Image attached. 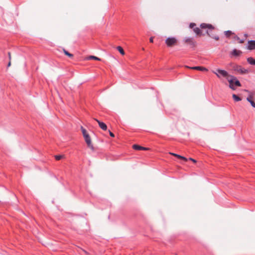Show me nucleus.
Returning <instances> with one entry per match:
<instances>
[{"instance_id":"nucleus-1","label":"nucleus","mask_w":255,"mask_h":255,"mask_svg":"<svg viewBox=\"0 0 255 255\" xmlns=\"http://www.w3.org/2000/svg\"><path fill=\"white\" fill-rule=\"evenodd\" d=\"M217 71L218 72V73L215 72H214V73L219 78H220V75H222L223 77H227V78H228V77L230 76L228 73L225 70L218 69Z\"/></svg>"},{"instance_id":"nucleus-2","label":"nucleus","mask_w":255,"mask_h":255,"mask_svg":"<svg viewBox=\"0 0 255 255\" xmlns=\"http://www.w3.org/2000/svg\"><path fill=\"white\" fill-rule=\"evenodd\" d=\"M177 42V39L174 37H169L166 39L165 43L168 46H172Z\"/></svg>"},{"instance_id":"nucleus-3","label":"nucleus","mask_w":255,"mask_h":255,"mask_svg":"<svg viewBox=\"0 0 255 255\" xmlns=\"http://www.w3.org/2000/svg\"><path fill=\"white\" fill-rule=\"evenodd\" d=\"M228 78H230V79L228 78V81L230 84V88L233 90H235V87H234V81L236 80V77L230 75Z\"/></svg>"},{"instance_id":"nucleus-4","label":"nucleus","mask_w":255,"mask_h":255,"mask_svg":"<svg viewBox=\"0 0 255 255\" xmlns=\"http://www.w3.org/2000/svg\"><path fill=\"white\" fill-rule=\"evenodd\" d=\"M84 139H85V140L88 145V146L92 150H94V147L92 144V142H91V138L89 136V135H86L85 136H84Z\"/></svg>"},{"instance_id":"nucleus-5","label":"nucleus","mask_w":255,"mask_h":255,"mask_svg":"<svg viewBox=\"0 0 255 255\" xmlns=\"http://www.w3.org/2000/svg\"><path fill=\"white\" fill-rule=\"evenodd\" d=\"M234 70L241 74H246L248 73V70L242 68L240 66H236L234 68Z\"/></svg>"},{"instance_id":"nucleus-6","label":"nucleus","mask_w":255,"mask_h":255,"mask_svg":"<svg viewBox=\"0 0 255 255\" xmlns=\"http://www.w3.org/2000/svg\"><path fill=\"white\" fill-rule=\"evenodd\" d=\"M184 41L185 43L189 44L190 45H191L192 47H194L195 46V41H194L192 38L185 37L184 40Z\"/></svg>"},{"instance_id":"nucleus-7","label":"nucleus","mask_w":255,"mask_h":255,"mask_svg":"<svg viewBox=\"0 0 255 255\" xmlns=\"http://www.w3.org/2000/svg\"><path fill=\"white\" fill-rule=\"evenodd\" d=\"M248 49L249 50H254L255 49V40H250L248 42Z\"/></svg>"},{"instance_id":"nucleus-8","label":"nucleus","mask_w":255,"mask_h":255,"mask_svg":"<svg viewBox=\"0 0 255 255\" xmlns=\"http://www.w3.org/2000/svg\"><path fill=\"white\" fill-rule=\"evenodd\" d=\"M96 121L98 123L99 127L104 130H106L107 129V125L103 122H100L97 119H95Z\"/></svg>"},{"instance_id":"nucleus-9","label":"nucleus","mask_w":255,"mask_h":255,"mask_svg":"<svg viewBox=\"0 0 255 255\" xmlns=\"http://www.w3.org/2000/svg\"><path fill=\"white\" fill-rule=\"evenodd\" d=\"M187 67L189 68H190L191 69L200 70V71H208L207 69H206V68L203 67H201V66H195V67Z\"/></svg>"},{"instance_id":"nucleus-10","label":"nucleus","mask_w":255,"mask_h":255,"mask_svg":"<svg viewBox=\"0 0 255 255\" xmlns=\"http://www.w3.org/2000/svg\"><path fill=\"white\" fill-rule=\"evenodd\" d=\"M242 53V52L241 51L235 49L232 52L231 55L234 56H238L240 55Z\"/></svg>"},{"instance_id":"nucleus-11","label":"nucleus","mask_w":255,"mask_h":255,"mask_svg":"<svg viewBox=\"0 0 255 255\" xmlns=\"http://www.w3.org/2000/svg\"><path fill=\"white\" fill-rule=\"evenodd\" d=\"M200 27L202 28H208L209 29H213V26L211 24H209L202 23L200 25Z\"/></svg>"},{"instance_id":"nucleus-12","label":"nucleus","mask_w":255,"mask_h":255,"mask_svg":"<svg viewBox=\"0 0 255 255\" xmlns=\"http://www.w3.org/2000/svg\"><path fill=\"white\" fill-rule=\"evenodd\" d=\"M133 148L135 150H147V148L146 147H142L138 145L134 144L133 145Z\"/></svg>"},{"instance_id":"nucleus-13","label":"nucleus","mask_w":255,"mask_h":255,"mask_svg":"<svg viewBox=\"0 0 255 255\" xmlns=\"http://www.w3.org/2000/svg\"><path fill=\"white\" fill-rule=\"evenodd\" d=\"M247 61L251 65H255V59L252 57H249L247 59Z\"/></svg>"},{"instance_id":"nucleus-14","label":"nucleus","mask_w":255,"mask_h":255,"mask_svg":"<svg viewBox=\"0 0 255 255\" xmlns=\"http://www.w3.org/2000/svg\"><path fill=\"white\" fill-rule=\"evenodd\" d=\"M232 97L234 100L236 102H239L241 101V98L236 94H233Z\"/></svg>"},{"instance_id":"nucleus-15","label":"nucleus","mask_w":255,"mask_h":255,"mask_svg":"<svg viewBox=\"0 0 255 255\" xmlns=\"http://www.w3.org/2000/svg\"><path fill=\"white\" fill-rule=\"evenodd\" d=\"M87 59L88 60H98V61L101 60V59H100L99 58H98L96 56H90L87 58Z\"/></svg>"},{"instance_id":"nucleus-16","label":"nucleus","mask_w":255,"mask_h":255,"mask_svg":"<svg viewBox=\"0 0 255 255\" xmlns=\"http://www.w3.org/2000/svg\"><path fill=\"white\" fill-rule=\"evenodd\" d=\"M224 33H225V35H226V37H229L230 36L233 34H234L230 30H228V31H225L224 32Z\"/></svg>"},{"instance_id":"nucleus-17","label":"nucleus","mask_w":255,"mask_h":255,"mask_svg":"<svg viewBox=\"0 0 255 255\" xmlns=\"http://www.w3.org/2000/svg\"><path fill=\"white\" fill-rule=\"evenodd\" d=\"M81 130H82L83 136H85L89 134L87 133V130L83 127H81Z\"/></svg>"},{"instance_id":"nucleus-18","label":"nucleus","mask_w":255,"mask_h":255,"mask_svg":"<svg viewBox=\"0 0 255 255\" xmlns=\"http://www.w3.org/2000/svg\"><path fill=\"white\" fill-rule=\"evenodd\" d=\"M117 49L118 50V51L120 52V53L122 55H124L125 54V52H124V49L122 48V47L121 46H118L117 47Z\"/></svg>"},{"instance_id":"nucleus-19","label":"nucleus","mask_w":255,"mask_h":255,"mask_svg":"<svg viewBox=\"0 0 255 255\" xmlns=\"http://www.w3.org/2000/svg\"><path fill=\"white\" fill-rule=\"evenodd\" d=\"M63 51H64V53H65V54L67 56H69V57H72L73 56V54L70 53L66 50L63 49Z\"/></svg>"},{"instance_id":"nucleus-20","label":"nucleus","mask_w":255,"mask_h":255,"mask_svg":"<svg viewBox=\"0 0 255 255\" xmlns=\"http://www.w3.org/2000/svg\"><path fill=\"white\" fill-rule=\"evenodd\" d=\"M234 85L238 87H240L241 86V84L240 82V81L236 78V80L234 81Z\"/></svg>"},{"instance_id":"nucleus-21","label":"nucleus","mask_w":255,"mask_h":255,"mask_svg":"<svg viewBox=\"0 0 255 255\" xmlns=\"http://www.w3.org/2000/svg\"><path fill=\"white\" fill-rule=\"evenodd\" d=\"M194 31L197 34H200V29L198 27H196L194 29Z\"/></svg>"},{"instance_id":"nucleus-22","label":"nucleus","mask_w":255,"mask_h":255,"mask_svg":"<svg viewBox=\"0 0 255 255\" xmlns=\"http://www.w3.org/2000/svg\"><path fill=\"white\" fill-rule=\"evenodd\" d=\"M171 155H172L175 157H178V158H180V157H181V156L180 155H178L177 154H176V153H172V152H170L169 153Z\"/></svg>"},{"instance_id":"nucleus-23","label":"nucleus","mask_w":255,"mask_h":255,"mask_svg":"<svg viewBox=\"0 0 255 255\" xmlns=\"http://www.w3.org/2000/svg\"><path fill=\"white\" fill-rule=\"evenodd\" d=\"M235 39H237V40H239V42H240V43H243V42H244V40H242V39H240V38H239L238 36H236L235 37Z\"/></svg>"},{"instance_id":"nucleus-24","label":"nucleus","mask_w":255,"mask_h":255,"mask_svg":"<svg viewBox=\"0 0 255 255\" xmlns=\"http://www.w3.org/2000/svg\"><path fill=\"white\" fill-rule=\"evenodd\" d=\"M63 157L62 155H56L55 156V159L57 160H60Z\"/></svg>"},{"instance_id":"nucleus-25","label":"nucleus","mask_w":255,"mask_h":255,"mask_svg":"<svg viewBox=\"0 0 255 255\" xmlns=\"http://www.w3.org/2000/svg\"><path fill=\"white\" fill-rule=\"evenodd\" d=\"M250 103H251L252 107L255 108V103L253 100L251 101Z\"/></svg>"},{"instance_id":"nucleus-26","label":"nucleus","mask_w":255,"mask_h":255,"mask_svg":"<svg viewBox=\"0 0 255 255\" xmlns=\"http://www.w3.org/2000/svg\"><path fill=\"white\" fill-rule=\"evenodd\" d=\"M252 98H253V97H252V96H250L249 97H248V98H247V101H249V102H250V101H252Z\"/></svg>"},{"instance_id":"nucleus-27","label":"nucleus","mask_w":255,"mask_h":255,"mask_svg":"<svg viewBox=\"0 0 255 255\" xmlns=\"http://www.w3.org/2000/svg\"><path fill=\"white\" fill-rule=\"evenodd\" d=\"M194 26H195V24L194 23H191L190 24V27L191 28H193Z\"/></svg>"},{"instance_id":"nucleus-28","label":"nucleus","mask_w":255,"mask_h":255,"mask_svg":"<svg viewBox=\"0 0 255 255\" xmlns=\"http://www.w3.org/2000/svg\"><path fill=\"white\" fill-rule=\"evenodd\" d=\"M212 38L215 39L216 40H218L219 39V37L218 36H215L214 37H212Z\"/></svg>"},{"instance_id":"nucleus-29","label":"nucleus","mask_w":255,"mask_h":255,"mask_svg":"<svg viewBox=\"0 0 255 255\" xmlns=\"http://www.w3.org/2000/svg\"><path fill=\"white\" fill-rule=\"evenodd\" d=\"M109 133H110V135L111 136H112V137H114L115 136L114 134L112 132H111V131H109Z\"/></svg>"},{"instance_id":"nucleus-30","label":"nucleus","mask_w":255,"mask_h":255,"mask_svg":"<svg viewBox=\"0 0 255 255\" xmlns=\"http://www.w3.org/2000/svg\"><path fill=\"white\" fill-rule=\"evenodd\" d=\"M180 159H183L185 161H187V159L186 157H184V156H181V157H180Z\"/></svg>"},{"instance_id":"nucleus-31","label":"nucleus","mask_w":255,"mask_h":255,"mask_svg":"<svg viewBox=\"0 0 255 255\" xmlns=\"http://www.w3.org/2000/svg\"><path fill=\"white\" fill-rule=\"evenodd\" d=\"M149 41L150 42H153V37H151L149 39Z\"/></svg>"},{"instance_id":"nucleus-32","label":"nucleus","mask_w":255,"mask_h":255,"mask_svg":"<svg viewBox=\"0 0 255 255\" xmlns=\"http://www.w3.org/2000/svg\"><path fill=\"white\" fill-rule=\"evenodd\" d=\"M189 160L192 161L194 162H196V161L195 159H193L192 158H189Z\"/></svg>"},{"instance_id":"nucleus-33","label":"nucleus","mask_w":255,"mask_h":255,"mask_svg":"<svg viewBox=\"0 0 255 255\" xmlns=\"http://www.w3.org/2000/svg\"><path fill=\"white\" fill-rule=\"evenodd\" d=\"M8 54L9 59V60H10V59H11V55H10V52H8Z\"/></svg>"},{"instance_id":"nucleus-34","label":"nucleus","mask_w":255,"mask_h":255,"mask_svg":"<svg viewBox=\"0 0 255 255\" xmlns=\"http://www.w3.org/2000/svg\"><path fill=\"white\" fill-rule=\"evenodd\" d=\"M10 64H11V63H10V61H9L8 63V65H7V66L8 67H9L10 66Z\"/></svg>"}]
</instances>
